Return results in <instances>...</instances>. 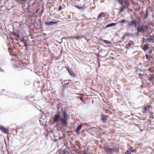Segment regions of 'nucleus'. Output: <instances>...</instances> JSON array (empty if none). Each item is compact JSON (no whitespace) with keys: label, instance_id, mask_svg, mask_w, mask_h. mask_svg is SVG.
<instances>
[{"label":"nucleus","instance_id":"nucleus-14","mask_svg":"<svg viewBox=\"0 0 154 154\" xmlns=\"http://www.w3.org/2000/svg\"><path fill=\"white\" fill-rule=\"evenodd\" d=\"M82 124H80L79 125L77 128L76 130V132L77 134H79V131L82 128Z\"/></svg>","mask_w":154,"mask_h":154},{"label":"nucleus","instance_id":"nucleus-3","mask_svg":"<svg viewBox=\"0 0 154 154\" xmlns=\"http://www.w3.org/2000/svg\"><path fill=\"white\" fill-rule=\"evenodd\" d=\"M152 107L150 105L148 104L144 105L142 107V112L143 113H146L147 112H149V109H152Z\"/></svg>","mask_w":154,"mask_h":154},{"label":"nucleus","instance_id":"nucleus-6","mask_svg":"<svg viewBox=\"0 0 154 154\" xmlns=\"http://www.w3.org/2000/svg\"><path fill=\"white\" fill-rule=\"evenodd\" d=\"M136 152V149H133V148L132 146H131L130 148L125 152V154H133V152Z\"/></svg>","mask_w":154,"mask_h":154},{"label":"nucleus","instance_id":"nucleus-34","mask_svg":"<svg viewBox=\"0 0 154 154\" xmlns=\"http://www.w3.org/2000/svg\"><path fill=\"white\" fill-rule=\"evenodd\" d=\"M134 16H136V14L135 13H134Z\"/></svg>","mask_w":154,"mask_h":154},{"label":"nucleus","instance_id":"nucleus-25","mask_svg":"<svg viewBox=\"0 0 154 154\" xmlns=\"http://www.w3.org/2000/svg\"><path fill=\"white\" fill-rule=\"evenodd\" d=\"M114 149L112 148H110L108 149V152L110 153H112Z\"/></svg>","mask_w":154,"mask_h":154},{"label":"nucleus","instance_id":"nucleus-27","mask_svg":"<svg viewBox=\"0 0 154 154\" xmlns=\"http://www.w3.org/2000/svg\"><path fill=\"white\" fill-rule=\"evenodd\" d=\"M62 6H60L59 7V8H58L59 10V11H60L61 10H62Z\"/></svg>","mask_w":154,"mask_h":154},{"label":"nucleus","instance_id":"nucleus-9","mask_svg":"<svg viewBox=\"0 0 154 154\" xmlns=\"http://www.w3.org/2000/svg\"><path fill=\"white\" fill-rule=\"evenodd\" d=\"M109 116L107 115H102L101 120L103 122L106 123Z\"/></svg>","mask_w":154,"mask_h":154},{"label":"nucleus","instance_id":"nucleus-20","mask_svg":"<svg viewBox=\"0 0 154 154\" xmlns=\"http://www.w3.org/2000/svg\"><path fill=\"white\" fill-rule=\"evenodd\" d=\"M21 41L23 43L24 45V46L27 47L28 45H27V43L26 41L24 39H23V40H21Z\"/></svg>","mask_w":154,"mask_h":154},{"label":"nucleus","instance_id":"nucleus-31","mask_svg":"<svg viewBox=\"0 0 154 154\" xmlns=\"http://www.w3.org/2000/svg\"><path fill=\"white\" fill-rule=\"evenodd\" d=\"M149 52L150 53H152V50H149Z\"/></svg>","mask_w":154,"mask_h":154},{"label":"nucleus","instance_id":"nucleus-13","mask_svg":"<svg viewBox=\"0 0 154 154\" xmlns=\"http://www.w3.org/2000/svg\"><path fill=\"white\" fill-rule=\"evenodd\" d=\"M133 41H129L128 42V43L126 45L125 48L129 49V47L130 46H131L133 44Z\"/></svg>","mask_w":154,"mask_h":154},{"label":"nucleus","instance_id":"nucleus-26","mask_svg":"<svg viewBox=\"0 0 154 154\" xmlns=\"http://www.w3.org/2000/svg\"><path fill=\"white\" fill-rule=\"evenodd\" d=\"M74 37L75 36H70L68 37H66V38L67 39L72 38H74Z\"/></svg>","mask_w":154,"mask_h":154},{"label":"nucleus","instance_id":"nucleus-30","mask_svg":"<svg viewBox=\"0 0 154 154\" xmlns=\"http://www.w3.org/2000/svg\"><path fill=\"white\" fill-rule=\"evenodd\" d=\"M8 49L10 51H12V49L11 48H9Z\"/></svg>","mask_w":154,"mask_h":154},{"label":"nucleus","instance_id":"nucleus-21","mask_svg":"<svg viewBox=\"0 0 154 154\" xmlns=\"http://www.w3.org/2000/svg\"><path fill=\"white\" fill-rule=\"evenodd\" d=\"M124 8L123 7H121L119 8V14L121 13L122 12H123L124 10Z\"/></svg>","mask_w":154,"mask_h":154},{"label":"nucleus","instance_id":"nucleus-36","mask_svg":"<svg viewBox=\"0 0 154 154\" xmlns=\"http://www.w3.org/2000/svg\"><path fill=\"white\" fill-rule=\"evenodd\" d=\"M93 19H95L96 18H94Z\"/></svg>","mask_w":154,"mask_h":154},{"label":"nucleus","instance_id":"nucleus-15","mask_svg":"<svg viewBox=\"0 0 154 154\" xmlns=\"http://www.w3.org/2000/svg\"><path fill=\"white\" fill-rule=\"evenodd\" d=\"M149 14L148 10L147 9H146V13L144 15V17H143V19H146L148 17Z\"/></svg>","mask_w":154,"mask_h":154},{"label":"nucleus","instance_id":"nucleus-19","mask_svg":"<svg viewBox=\"0 0 154 154\" xmlns=\"http://www.w3.org/2000/svg\"><path fill=\"white\" fill-rule=\"evenodd\" d=\"M146 57L148 61H149L150 60L151 57L150 55H148L147 54H146Z\"/></svg>","mask_w":154,"mask_h":154},{"label":"nucleus","instance_id":"nucleus-18","mask_svg":"<svg viewBox=\"0 0 154 154\" xmlns=\"http://www.w3.org/2000/svg\"><path fill=\"white\" fill-rule=\"evenodd\" d=\"M117 24L116 23H112L109 24L107 25L106 26V28H107L109 27H111L112 26H114Z\"/></svg>","mask_w":154,"mask_h":154},{"label":"nucleus","instance_id":"nucleus-11","mask_svg":"<svg viewBox=\"0 0 154 154\" xmlns=\"http://www.w3.org/2000/svg\"><path fill=\"white\" fill-rule=\"evenodd\" d=\"M69 74L72 77H74L75 76V74L72 70L69 68H67Z\"/></svg>","mask_w":154,"mask_h":154},{"label":"nucleus","instance_id":"nucleus-17","mask_svg":"<svg viewBox=\"0 0 154 154\" xmlns=\"http://www.w3.org/2000/svg\"><path fill=\"white\" fill-rule=\"evenodd\" d=\"M17 3H19L20 4L25 3L28 0H16Z\"/></svg>","mask_w":154,"mask_h":154},{"label":"nucleus","instance_id":"nucleus-16","mask_svg":"<svg viewBox=\"0 0 154 154\" xmlns=\"http://www.w3.org/2000/svg\"><path fill=\"white\" fill-rule=\"evenodd\" d=\"M149 48V47L147 45H143V47L142 48L144 51H146Z\"/></svg>","mask_w":154,"mask_h":154},{"label":"nucleus","instance_id":"nucleus-1","mask_svg":"<svg viewBox=\"0 0 154 154\" xmlns=\"http://www.w3.org/2000/svg\"><path fill=\"white\" fill-rule=\"evenodd\" d=\"M63 117H61L60 112H59L54 116L53 118V121L56 123H58L60 121L64 127H66L67 125V120L69 116L65 112H63Z\"/></svg>","mask_w":154,"mask_h":154},{"label":"nucleus","instance_id":"nucleus-32","mask_svg":"<svg viewBox=\"0 0 154 154\" xmlns=\"http://www.w3.org/2000/svg\"><path fill=\"white\" fill-rule=\"evenodd\" d=\"M80 99L81 100H82V101H83V97H80Z\"/></svg>","mask_w":154,"mask_h":154},{"label":"nucleus","instance_id":"nucleus-28","mask_svg":"<svg viewBox=\"0 0 154 154\" xmlns=\"http://www.w3.org/2000/svg\"><path fill=\"white\" fill-rule=\"evenodd\" d=\"M123 0H117L119 3L121 4L123 1Z\"/></svg>","mask_w":154,"mask_h":154},{"label":"nucleus","instance_id":"nucleus-22","mask_svg":"<svg viewBox=\"0 0 154 154\" xmlns=\"http://www.w3.org/2000/svg\"><path fill=\"white\" fill-rule=\"evenodd\" d=\"M126 22L127 21L126 20H124L119 21V23H120L121 25H123L124 24L126 23Z\"/></svg>","mask_w":154,"mask_h":154},{"label":"nucleus","instance_id":"nucleus-12","mask_svg":"<svg viewBox=\"0 0 154 154\" xmlns=\"http://www.w3.org/2000/svg\"><path fill=\"white\" fill-rule=\"evenodd\" d=\"M68 149L67 148H66L65 149H64L63 148H61L60 151V154H64L67 153L68 152L67 151Z\"/></svg>","mask_w":154,"mask_h":154},{"label":"nucleus","instance_id":"nucleus-8","mask_svg":"<svg viewBox=\"0 0 154 154\" xmlns=\"http://www.w3.org/2000/svg\"><path fill=\"white\" fill-rule=\"evenodd\" d=\"M60 22V21H51L50 22L47 21L45 23V24L48 26H50L51 25H52L54 24L57 23L58 22Z\"/></svg>","mask_w":154,"mask_h":154},{"label":"nucleus","instance_id":"nucleus-10","mask_svg":"<svg viewBox=\"0 0 154 154\" xmlns=\"http://www.w3.org/2000/svg\"><path fill=\"white\" fill-rule=\"evenodd\" d=\"M0 129L5 134H8L9 133L8 129L0 125Z\"/></svg>","mask_w":154,"mask_h":154},{"label":"nucleus","instance_id":"nucleus-7","mask_svg":"<svg viewBox=\"0 0 154 154\" xmlns=\"http://www.w3.org/2000/svg\"><path fill=\"white\" fill-rule=\"evenodd\" d=\"M106 16V14L104 12H102L100 13L98 16L97 19V20L100 22L102 20V18L105 17Z\"/></svg>","mask_w":154,"mask_h":154},{"label":"nucleus","instance_id":"nucleus-35","mask_svg":"<svg viewBox=\"0 0 154 154\" xmlns=\"http://www.w3.org/2000/svg\"><path fill=\"white\" fill-rule=\"evenodd\" d=\"M17 36H18V37L19 38V35H18Z\"/></svg>","mask_w":154,"mask_h":154},{"label":"nucleus","instance_id":"nucleus-24","mask_svg":"<svg viewBox=\"0 0 154 154\" xmlns=\"http://www.w3.org/2000/svg\"><path fill=\"white\" fill-rule=\"evenodd\" d=\"M103 41L106 43V44H111V43L110 41L105 40H103Z\"/></svg>","mask_w":154,"mask_h":154},{"label":"nucleus","instance_id":"nucleus-29","mask_svg":"<svg viewBox=\"0 0 154 154\" xmlns=\"http://www.w3.org/2000/svg\"><path fill=\"white\" fill-rule=\"evenodd\" d=\"M110 112L109 110L106 109L105 111V112L106 113H109V112Z\"/></svg>","mask_w":154,"mask_h":154},{"label":"nucleus","instance_id":"nucleus-23","mask_svg":"<svg viewBox=\"0 0 154 154\" xmlns=\"http://www.w3.org/2000/svg\"><path fill=\"white\" fill-rule=\"evenodd\" d=\"M84 36H83V35H82V36H75L74 37V38L77 39H80V38H82Z\"/></svg>","mask_w":154,"mask_h":154},{"label":"nucleus","instance_id":"nucleus-2","mask_svg":"<svg viewBox=\"0 0 154 154\" xmlns=\"http://www.w3.org/2000/svg\"><path fill=\"white\" fill-rule=\"evenodd\" d=\"M131 19L132 20L131 22H129V25L131 27H137L138 26V22H140V17H136V19L134 20V17L132 15H131Z\"/></svg>","mask_w":154,"mask_h":154},{"label":"nucleus","instance_id":"nucleus-4","mask_svg":"<svg viewBox=\"0 0 154 154\" xmlns=\"http://www.w3.org/2000/svg\"><path fill=\"white\" fill-rule=\"evenodd\" d=\"M140 22H138V26L136 27L137 28V29L138 32H144L146 29L147 27L146 26L143 25V26H139V23Z\"/></svg>","mask_w":154,"mask_h":154},{"label":"nucleus","instance_id":"nucleus-33","mask_svg":"<svg viewBox=\"0 0 154 154\" xmlns=\"http://www.w3.org/2000/svg\"><path fill=\"white\" fill-rule=\"evenodd\" d=\"M147 39H144V42H146V41L147 40Z\"/></svg>","mask_w":154,"mask_h":154},{"label":"nucleus","instance_id":"nucleus-5","mask_svg":"<svg viewBox=\"0 0 154 154\" xmlns=\"http://www.w3.org/2000/svg\"><path fill=\"white\" fill-rule=\"evenodd\" d=\"M121 4L122 6L124 8H128L130 5L129 2L126 0H123V1Z\"/></svg>","mask_w":154,"mask_h":154}]
</instances>
